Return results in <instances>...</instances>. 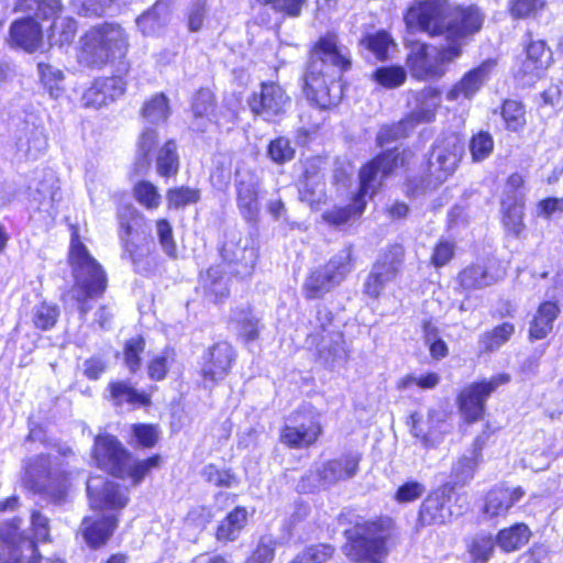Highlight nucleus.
I'll list each match as a JSON object with an SVG mask.
<instances>
[{"label": "nucleus", "instance_id": "obj_46", "mask_svg": "<svg viewBox=\"0 0 563 563\" xmlns=\"http://www.w3.org/2000/svg\"><path fill=\"white\" fill-rule=\"evenodd\" d=\"M37 194L41 196L38 203L40 208L53 214L56 212V203L62 199L60 188L58 181L52 176L47 184H43L38 189Z\"/></svg>", "mask_w": 563, "mask_h": 563}, {"label": "nucleus", "instance_id": "obj_1", "mask_svg": "<svg viewBox=\"0 0 563 563\" xmlns=\"http://www.w3.org/2000/svg\"><path fill=\"white\" fill-rule=\"evenodd\" d=\"M349 49L333 33L320 37L314 44L305 77L307 97L320 108L336 104L342 96L338 80L350 67Z\"/></svg>", "mask_w": 563, "mask_h": 563}, {"label": "nucleus", "instance_id": "obj_55", "mask_svg": "<svg viewBox=\"0 0 563 563\" xmlns=\"http://www.w3.org/2000/svg\"><path fill=\"white\" fill-rule=\"evenodd\" d=\"M156 234L163 252L170 258H177V244L174 239L170 223L161 219L156 221Z\"/></svg>", "mask_w": 563, "mask_h": 563}, {"label": "nucleus", "instance_id": "obj_8", "mask_svg": "<svg viewBox=\"0 0 563 563\" xmlns=\"http://www.w3.org/2000/svg\"><path fill=\"white\" fill-rule=\"evenodd\" d=\"M453 4L446 0H427L411 7L405 21L409 27L418 29L431 35L446 33L452 30Z\"/></svg>", "mask_w": 563, "mask_h": 563}, {"label": "nucleus", "instance_id": "obj_27", "mask_svg": "<svg viewBox=\"0 0 563 563\" xmlns=\"http://www.w3.org/2000/svg\"><path fill=\"white\" fill-rule=\"evenodd\" d=\"M484 18L476 7L470 5L462 8L453 5L452 26L450 30L449 40L453 43L461 44L457 40L464 36L476 33L482 27Z\"/></svg>", "mask_w": 563, "mask_h": 563}, {"label": "nucleus", "instance_id": "obj_22", "mask_svg": "<svg viewBox=\"0 0 563 563\" xmlns=\"http://www.w3.org/2000/svg\"><path fill=\"white\" fill-rule=\"evenodd\" d=\"M122 80L118 77L99 78L84 92L82 104L87 108H100L123 95Z\"/></svg>", "mask_w": 563, "mask_h": 563}, {"label": "nucleus", "instance_id": "obj_36", "mask_svg": "<svg viewBox=\"0 0 563 563\" xmlns=\"http://www.w3.org/2000/svg\"><path fill=\"white\" fill-rule=\"evenodd\" d=\"M214 97L208 89H201L197 92L192 100L191 110L195 117L192 128L203 132L207 123L210 121L209 115L213 112Z\"/></svg>", "mask_w": 563, "mask_h": 563}, {"label": "nucleus", "instance_id": "obj_57", "mask_svg": "<svg viewBox=\"0 0 563 563\" xmlns=\"http://www.w3.org/2000/svg\"><path fill=\"white\" fill-rule=\"evenodd\" d=\"M19 147L30 158H36L47 147V139L42 130H32L26 140L19 141Z\"/></svg>", "mask_w": 563, "mask_h": 563}, {"label": "nucleus", "instance_id": "obj_19", "mask_svg": "<svg viewBox=\"0 0 563 563\" xmlns=\"http://www.w3.org/2000/svg\"><path fill=\"white\" fill-rule=\"evenodd\" d=\"M261 186L260 177L253 172L238 174L236 180V203L238 208L247 221H256L260 214L258 191Z\"/></svg>", "mask_w": 563, "mask_h": 563}, {"label": "nucleus", "instance_id": "obj_16", "mask_svg": "<svg viewBox=\"0 0 563 563\" xmlns=\"http://www.w3.org/2000/svg\"><path fill=\"white\" fill-rule=\"evenodd\" d=\"M221 254L236 276L243 278L253 273L257 252L247 238H242L238 233L230 234L222 246Z\"/></svg>", "mask_w": 563, "mask_h": 563}, {"label": "nucleus", "instance_id": "obj_28", "mask_svg": "<svg viewBox=\"0 0 563 563\" xmlns=\"http://www.w3.org/2000/svg\"><path fill=\"white\" fill-rule=\"evenodd\" d=\"M525 490L518 487L497 486L488 492L484 504V514L489 517L505 516L522 497Z\"/></svg>", "mask_w": 563, "mask_h": 563}, {"label": "nucleus", "instance_id": "obj_7", "mask_svg": "<svg viewBox=\"0 0 563 563\" xmlns=\"http://www.w3.org/2000/svg\"><path fill=\"white\" fill-rule=\"evenodd\" d=\"M22 484L27 489L48 496L55 503L65 499L69 483L64 472L52 470L49 456L37 455L29 459L24 466Z\"/></svg>", "mask_w": 563, "mask_h": 563}, {"label": "nucleus", "instance_id": "obj_12", "mask_svg": "<svg viewBox=\"0 0 563 563\" xmlns=\"http://www.w3.org/2000/svg\"><path fill=\"white\" fill-rule=\"evenodd\" d=\"M510 375L503 373L493 376L488 380L473 383L465 387L459 396V407L467 422H474L483 418L486 399L497 387L507 384Z\"/></svg>", "mask_w": 563, "mask_h": 563}, {"label": "nucleus", "instance_id": "obj_45", "mask_svg": "<svg viewBox=\"0 0 563 563\" xmlns=\"http://www.w3.org/2000/svg\"><path fill=\"white\" fill-rule=\"evenodd\" d=\"M132 233V224L125 221V217L120 214V240L123 247V252L133 263H137L144 255L145 249L139 245Z\"/></svg>", "mask_w": 563, "mask_h": 563}, {"label": "nucleus", "instance_id": "obj_38", "mask_svg": "<svg viewBox=\"0 0 563 563\" xmlns=\"http://www.w3.org/2000/svg\"><path fill=\"white\" fill-rule=\"evenodd\" d=\"M529 538V528L523 523H517L497 534V544L505 552H512L525 545Z\"/></svg>", "mask_w": 563, "mask_h": 563}, {"label": "nucleus", "instance_id": "obj_5", "mask_svg": "<svg viewBox=\"0 0 563 563\" xmlns=\"http://www.w3.org/2000/svg\"><path fill=\"white\" fill-rule=\"evenodd\" d=\"M398 155L389 151L366 164L360 170V194L352 206L335 209L324 214V219L333 224H344L353 217H360L366 206L364 197L374 195L382 184V179L398 167Z\"/></svg>", "mask_w": 563, "mask_h": 563}, {"label": "nucleus", "instance_id": "obj_40", "mask_svg": "<svg viewBox=\"0 0 563 563\" xmlns=\"http://www.w3.org/2000/svg\"><path fill=\"white\" fill-rule=\"evenodd\" d=\"M201 279L206 292L213 296L214 300H221L229 295L228 279L219 266L210 267Z\"/></svg>", "mask_w": 563, "mask_h": 563}, {"label": "nucleus", "instance_id": "obj_10", "mask_svg": "<svg viewBox=\"0 0 563 563\" xmlns=\"http://www.w3.org/2000/svg\"><path fill=\"white\" fill-rule=\"evenodd\" d=\"M440 104V91L432 87L424 88L417 96L413 111L398 124L383 128L377 135V142L384 145L389 140L407 136L415 125L432 121Z\"/></svg>", "mask_w": 563, "mask_h": 563}, {"label": "nucleus", "instance_id": "obj_47", "mask_svg": "<svg viewBox=\"0 0 563 563\" xmlns=\"http://www.w3.org/2000/svg\"><path fill=\"white\" fill-rule=\"evenodd\" d=\"M501 115L506 123V128L517 132L526 125V111L522 103L515 100L504 102Z\"/></svg>", "mask_w": 563, "mask_h": 563}, {"label": "nucleus", "instance_id": "obj_32", "mask_svg": "<svg viewBox=\"0 0 563 563\" xmlns=\"http://www.w3.org/2000/svg\"><path fill=\"white\" fill-rule=\"evenodd\" d=\"M247 521V510L238 506L222 519L216 531V539L219 542L228 543L235 541Z\"/></svg>", "mask_w": 563, "mask_h": 563}, {"label": "nucleus", "instance_id": "obj_56", "mask_svg": "<svg viewBox=\"0 0 563 563\" xmlns=\"http://www.w3.org/2000/svg\"><path fill=\"white\" fill-rule=\"evenodd\" d=\"M136 201L148 210L157 209L161 205V195L157 188L148 181H140L134 186Z\"/></svg>", "mask_w": 563, "mask_h": 563}, {"label": "nucleus", "instance_id": "obj_54", "mask_svg": "<svg viewBox=\"0 0 563 563\" xmlns=\"http://www.w3.org/2000/svg\"><path fill=\"white\" fill-rule=\"evenodd\" d=\"M205 478L217 487H235L239 478L230 470L219 468L213 464L207 465L202 472Z\"/></svg>", "mask_w": 563, "mask_h": 563}, {"label": "nucleus", "instance_id": "obj_52", "mask_svg": "<svg viewBox=\"0 0 563 563\" xmlns=\"http://www.w3.org/2000/svg\"><path fill=\"white\" fill-rule=\"evenodd\" d=\"M545 5V0H510L509 13L514 19L534 18Z\"/></svg>", "mask_w": 563, "mask_h": 563}, {"label": "nucleus", "instance_id": "obj_64", "mask_svg": "<svg viewBox=\"0 0 563 563\" xmlns=\"http://www.w3.org/2000/svg\"><path fill=\"white\" fill-rule=\"evenodd\" d=\"M394 41L388 33L382 31L366 37L367 48L378 58L386 59L390 47H394Z\"/></svg>", "mask_w": 563, "mask_h": 563}, {"label": "nucleus", "instance_id": "obj_53", "mask_svg": "<svg viewBox=\"0 0 563 563\" xmlns=\"http://www.w3.org/2000/svg\"><path fill=\"white\" fill-rule=\"evenodd\" d=\"M277 541L272 536H263L245 563H273Z\"/></svg>", "mask_w": 563, "mask_h": 563}, {"label": "nucleus", "instance_id": "obj_63", "mask_svg": "<svg viewBox=\"0 0 563 563\" xmlns=\"http://www.w3.org/2000/svg\"><path fill=\"white\" fill-rule=\"evenodd\" d=\"M494 148V141L489 133L479 132L471 140L470 150L475 162H481L488 157Z\"/></svg>", "mask_w": 563, "mask_h": 563}, {"label": "nucleus", "instance_id": "obj_41", "mask_svg": "<svg viewBox=\"0 0 563 563\" xmlns=\"http://www.w3.org/2000/svg\"><path fill=\"white\" fill-rule=\"evenodd\" d=\"M179 159L174 141H168L158 151L156 158L157 173L163 177H169L178 172Z\"/></svg>", "mask_w": 563, "mask_h": 563}, {"label": "nucleus", "instance_id": "obj_30", "mask_svg": "<svg viewBox=\"0 0 563 563\" xmlns=\"http://www.w3.org/2000/svg\"><path fill=\"white\" fill-rule=\"evenodd\" d=\"M552 60V54L545 47L543 41L531 42L527 47V57L522 63L521 71L533 78H539L541 73L547 69Z\"/></svg>", "mask_w": 563, "mask_h": 563}, {"label": "nucleus", "instance_id": "obj_20", "mask_svg": "<svg viewBox=\"0 0 563 563\" xmlns=\"http://www.w3.org/2000/svg\"><path fill=\"white\" fill-rule=\"evenodd\" d=\"M90 505L95 509H122L128 504L126 494L118 489L111 482L100 477H90L87 482Z\"/></svg>", "mask_w": 563, "mask_h": 563}, {"label": "nucleus", "instance_id": "obj_33", "mask_svg": "<svg viewBox=\"0 0 563 563\" xmlns=\"http://www.w3.org/2000/svg\"><path fill=\"white\" fill-rule=\"evenodd\" d=\"M516 332V327L511 322H503L492 330L485 331L479 335L478 345L482 352L492 353L505 345Z\"/></svg>", "mask_w": 563, "mask_h": 563}, {"label": "nucleus", "instance_id": "obj_61", "mask_svg": "<svg viewBox=\"0 0 563 563\" xmlns=\"http://www.w3.org/2000/svg\"><path fill=\"white\" fill-rule=\"evenodd\" d=\"M426 490L424 484L418 481H407L397 488L394 499L398 504L413 503L422 497Z\"/></svg>", "mask_w": 563, "mask_h": 563}, {"label": "nucleus", "instance_id": "obj_29", "mask_svg": "<svg viewBox=\"0 0 563 563\" xmlns=\"http://www.w3.org/2000/svg\"><path fill=\"white\" fill-rule=\"evenodd\" d=\"M11 43L26 52L36 51L42 44V31L32 18L14 22L10 29Z\"/></svg>", "mask_w": 563, "mask_h": 563}, {"label": "nucleus", "instance_id": "obj_14", "mask_svg": "<svg viewBox=\"0 0 563 563\" xmlns=\"http://www.w3.org/2000/svg\"><path fill=\"white\" fill-rule=\"evenodd\" d=\"M236 352L227 341L213 344L202 355L200 363V375L205 386H214L224 379L235 362Z\"/></svg>", "mask_w": 563, "mask_h": 563}, {"label": "nucleus", "instance_id": "obj_59", "mask_svg": "<svg viewBox=\"0 0 563 563\" xmlns=\"http://www.w3.org/2000/svg\"><path fill=\"white\" fill-rule=\"evenodd\" d=\"M167 203L169 208H181L189 203H195L200 198L198 189L189 187H178L169 189L166 195Z\"/></svg>", "mask_w": 563, "mask_h": 563}, {"label": "nucleus", "instance_id": "obj_37", "mask_svg": "<svg viewBox=\"0 0 563 563\" xmlns=\"http://www.w3.org/2000/svg\"><path fill=\"white\" fill-rule=\"evenodd\" d=\"M459 280L465 289H479L495 284L497 278L485 266L476 264L463 269Z\"/></svg>", "mask_w": 563, "mask_h": 563}, {"label": "nucleus", "instance_id": "obj_2", "mask_svg": "<svg viewBox=\"0 0 563 563\" xmlns=\"http://www.w3.org/2000/svg\"><path fill=\"white\" fill-rule=\"evenodd\" d=\"M69 263L75 284L65 294L64 300L74 301L79 312L85 316L91 308L87 300L101 296L107 288L106 273L78 238L71 240Z\"/></svg>", "mask_w": 563, "mask_h": 563}, {"label": "nucleus", "instance_id": "obj_58", "mask_svg": "<svg viewBox=\"0 0 563 563\" xmlns=\"http://www.w3.org/2000/svg\"><path fill=\"white\" fill-rule=\"evenodd\" d=\"M145 349L142 336H135L126 341L124 345V363L131 373H135L141 366V354Z\"/></svg>", "mask_w": 563, "mask_h": 563}, {"label": "nucleus", "instance_id": "obj_24", "mask_svg": "<svg viewBox=\"0 0 563 563\" xmlns=\"http://www.w3.org/2000/svg\"><path fill=\"white\" fill-rule=\"evenodd\" d=\"M443 490L431 493L421 504L418 520L421 526L444 525L453 517Z\"/></svg>", "mask_w": 563, "mask_h": 563}, {"label": "nucleus", "instance_id": "obj_21", "mask_svg": "<svg viewBox=\"0 0 563 563\" xmlns=\"http://www.w3.org/2000/svg\"><path fill=\"white\" fill-rule=\"evenodd\" d=\"M493 65L492 62H485L477 68L466 73L462 79L446 92V100L454 102L471 100L487 79Z\"/></svg>", "mask_w": 563, "mask_h": 563}, {"label": "nucleus", "instance_id": "obj_50", "mask_svg": "<svg viewBox=\"0 0 563 563\" xmlns=\"http://www.w3.org/2000/svg\"><path fill=\"white\" fill-rule=\"evenodd\" d=\"M77 25L70 18L58 16L54 20L51 27V40L59 45L70 43L76 34Z\"/></svg>", "mask_w": 563, "mask_h": 563}, {"label": "nucleus", "instance_id": "obj_51", "mask_svg": "<svg viewBox=\"0 0 563 563\" xmlns=\"http://www.w3.org/2000/svg\"><path fill=\"white\" fill-rule=\"evenodd\" d=\"M373 77L380 86L393 89L405 82L407 74L400 66H390L376 69Z\"/></svg>", "mask_w": 563, "mask_h": 563}, {"label": "nucleus", "instance_id": "obj_31", "mask_svg": "<svg viewBox=\"0 0 563 563\" xmlns=\"http://www.w3.org/2000/svg\"><path fill=\"white\" fill-rule=\"evenodd\" d=\"M560 309L554 301L542 302L533 320L530 323L529 338L531 340L544 339L553 329V322L558 318Z\"/></svg>", "mask_w": 563, "mask_h": 563}, {"label": "nucleus", "instance_id": "obj_3", "mask_svg": "<svg viewBox=\"0 0 563 563\" xmlns=\"http://www.w3.org/2000/svg\"><path fill=\"white\" fill-rule=\"evenodd\" d=\"M129 36L117 23H102L81 36L77 52V62L82 67L99 69L115 58L125 55Z\"/></svg>", "mask_w": 563, "mask_h": 563}, {"label": "nucleus", "instance_id": "obj_39", "mask_svg": "<svg viewBox=\"0 0 563 563\" xmlns=\"http://www.w3.org/2000/svg\"><path fill=\"white\" fill-rule=\"evenodd\" d=\"M168 18L167 5L158 1L151 10L142 14L137 20V26L144 34H153L166 24Z\"/></svg>", "mask_w": 563, "mask_h": 563}, {"label": "nucleus", "instance_id": "obj_9", "mask_svg": "<svg viewBox=\"0 0 563 563\" xmlns=\"http://www.w3.org/2000/svg\"><path fill=\"white\" fill-rule=\"evenodd\" d=\"M352 269V250L343 249L322 268L313 271L303 284L307 299H316L338 286Z\"/></svg>", "mask_w": 563, "mask_h": 563}, {"label": "nucleus", "instance_id": "obj_43", "mask_svg": "<svg viewBox=\"0 0 563 563\" xmlns=\"http://www.w3.org/2000/svg\"><path fill=\"white\" fill-rule=\"evenodd\" d=\"M143 118L150 123L165 122L169 115L168 99L163 93L153 96L142 109Z\"/></svg>", "mask_w": 563, "mask_h": 563}, {"label": "nucleus", "instance_id": "obj_15", "mask_svg": "<svg viewBox=\"0 0 563 563\" xmlns=\"http://www.w3.org/2000/svg\"><path fill=\"white\" fill-rule=\"evenodd\" d=\"M464 146L456 135H450L438 143L429 158V177L435 183H443L452 175L462 157Z\"/></svg>", "mask_w": 563, "mask_h": 563}, {"label": "nucleus", "instance_id": "obj_17", "mask_svg": "<svg viewBox=\"0 0 563 563\" xmlns=\"http://www.w3.org/2000/svg\"><path fill=\"white\" fill-rule=\"evenodd\" d=\"M93 457L100 468L117 477L122 476L124 464L130 461L126 450L112 435L96 438Z\"/></svg>", "mask_w": 563, "mask_h": 563}, {"label": "nucleus", "instance_id": "obj_60", "mask_svg": "<svg viewBox=\"0 0 563 563\" xmlns=\"http://www.w3.org/2000/svg\"><path fill=\"white\" fill-rule=\"evenodd\" d=\"M114 0H70V4L78 14L86 16H101L111 7Z\"/></svg>", "mask_w": 563, "mask_h": 563}, {"label": "nucleus", "instance_id": "obj_49", "mask_svg": "<svg viewBox=\"0 0 563 563\" xmlns=\"http://www.w3.org/2000/svg\"><path fill=\"white\" fill-rule=\"evenodd\" d=\"M161 464V456L154 455L143 461H136L131 463V460L124 464L125 472L120 476L121 478L130 477L133 481L134 485L141 483V481L146 476V474L153 470L158 467Z\"/></svg>", "mask_w": 563, "mask_h": 563}, {"label": "nucleus", "instance_id": "obj_48", "mask_svg": "<svg viewBox=\"0 0 563 563\" xmlns=\"http://www.w3.org/2000/svg\"><path fill=\"white\" fill-rule=\"evenodd\" d=\"M495 541L490 534H478L468 544L473 563H486L494 551Z\"/></svg>", "mask_w": 563, "mask_h": 563}, {"label": "nucleus", "instance_id": "obj_11", "mask_svg": "<svg viewBox=\"0 0 563 563\" xmlns=\"http://www.w3.org/2000/svg\"><path fill=\"white\" fill-rule=\"evenodd\" d=\"M21 520L14 519L0 526V562L1 563H40L35 542L21 537Z\"/></svg>", "mask_w": 563, "mask_h": 563}, {"label": "nucleus", "instance_id": "obj_23", "mask_svg": "<svg viewBox=\"0 0 563 563\" xmlns=\"http://www.w3.org/2000/svg\"><path fill=\"white\" fill-rule=\"evenodd\" d=\"M360 461L361 457L357 454H346L328 461L317 471L320 484L331 485L355 476Z\"/></svg>", "mask_w": 563, "mask_h": 563}, {"label": "nucleus", "instance_id": "obj_35", "mask_svg": "<svg viewBox=\"0 0 563 563\" xmlns=\"http://www.w3.org/2000/svg\"><path fill=\"white\" fill-rule=\"evenodd\" d=\"M108 388L111 400L118 406L123 404L147 406L151 402L150 395L137 391L126 382H112Z\"/></svg>", "mask_w": 563, "mask_h": 563}, {"label": "nucleus", "instance_id": "obj_34", "mask_svg": "<svg viewBox=\"0 0 563 563\" xmlns=\"http://www.w3.org/2000/svg\"><path fill=\"white\" fill-rule=\"evenodd\" d=\"M402 258V249L400 246H394L388 251V253L380 256V258L374 264L371 273L390 283L397 277L401 268Z\"/></svg>", "mask_w": 563, "mask_h": 563}, {"label": "nucleus", "instance_id": "obj_4", "mask_svg": "<svg viewBox=\"0 0 563 563\" xmlns=\"http://www.w3.org/2000/svg\"><path fill=\"white\" fill-rule=\"evenodd\" d=\"M391 520L356 525L347 534L344 554L354 563H384L390 553Z\"/></svg>", "mask_w": 563, "mask_h": 563}, {"label": "nucleus", "instance_id": "obj_62", "mask_svg": "<svg viewBox=\"0 0 563 563\" xmlns=\"http://www.w3.org/2000/svg\"><path fill=\"white\" fill-rule=\"evenodd\" d=\"M58 316L59 311L57 306L43 302L35 308L33 322L36 328L48 330L55 325Z\"/></svg>", "mask_w": 563, "mask_h": 563}, {"label": "nucleus", "instance_id": "obj_42", "mask_svg": "<svg viewBox=\"0 0 563 563\" xmlns=\"http://www.w3.org/2000/svg\"><path fill=\"white\" fill-rule=\"evenodd\" d=\"M484 445L485 440L483 439V437H477L474 440L472 449L468 452V454L461 456L454 466V470L459 475L465 478L472 476L473 472L476 470V467L482 461V450Z\"/></svg>", "mask_w": 563, "mask_h": 563}, {"label": "nucleus", "instance_id": "obj_13", "mask_svg": "<svg viewBox=\"0 0 563 563\" xmlns=\"http://www.w3.org/2000/svg\"><path fill=\"white\" fill-rule=\"evenodd\" d=\"M323 432L317 415L295 412L280 430V442L291 449H305L314 444Z\"/></svg>", "mask_w": 563, "mask_h": 563}, {"label": "nucleus", "instance_id": "obj_25", "mask_svg": "<svg viewBox=\"0 0 563 563\" xmlns=\"http://www.w3.org/2000/svg\"><path fill=\"white\" fill-rule=\"evenodd\" d=\"M117 518L114 516L86 517L80 527V532L86 543L98 549L107 543L117 528Z\"/></svg>", "mask_w": 563, "mask_h": 563}, {"label": "nucleus", "instance_id": "obj_26", "mask_svg": "<svg viewBox=\"0 0 563 563\" xmlns=\"http://www.w3.org/2000/svg\"><path fill=\"white\" fill-rule=\"evenodd\" d=\"M411 432L416 438L421 439L426 448H434L440 444L445 433L449 432V424L442 419L441 415L435 411H429L426 421L417 420L412 417Z\"/></svg>", "mask_w": 563, "mask_h": 563}, {"label": "nucleus", "instance_id": "obj_6", "mask_svg": "<svg viewBox=\"0 0 563 563\" xmlns=\"http://www.w3.org/2000/svg\"><path fill=\"white\" fill-rule=\"evenodd\" d=\"M461 48L462 44L454 41L441 49L415 42L409 46L406 64L412 77L420 80L437 79L445 74V64L461 55Z\"/></svg>", "mask_w": 563, "mask_h": 563}, {"label": "nucleus", "instance_id": "obj_18", "mask_svg": "<svg viewBox=\"0 0 563 563\" xmlns=\"http://www.w3.org/2000/svg\"><path fill=\"white\" fill-rule=\"evenodd\" d=\"M290 98L284 88L276 82L262 84L261 92L254 95L251 103L252 111L271 121L285 112Z\"/></svg>", "mask_w": 563, "mask_h": 563}, {"label": "nucleus", "instance_id": "obj_44", "mask_svg": "<svg viewBox=\"0 0 563 563\" xmlns=\"http://www.w3.org/2000/svg\"><path fill=\"white\" fill-rule=\"evenodd\" d=\"M19 10L33 14L38 19H51L62 10L59 0H22Z\"/></svg>", "mask_w": 563, "mask_h": 563}]
</instances>
